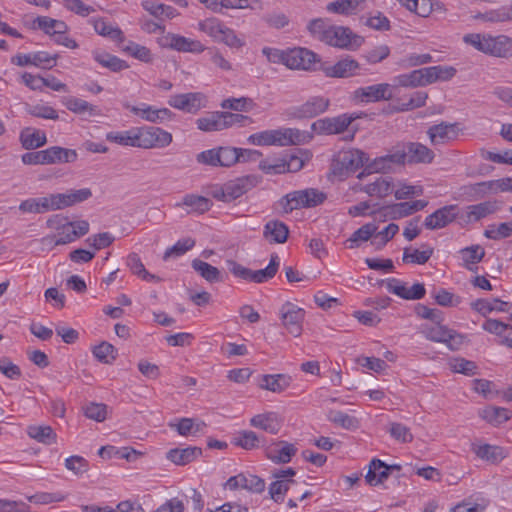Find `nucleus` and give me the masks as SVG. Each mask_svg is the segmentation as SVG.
<instances>
[{
  "instance_id": "obj_58",
  "label": "nucleus",
  "mask_w": 512,
  "mask_h": 512,
  "mask_svg": "<svg viewBox=\"0 0 512 512\" xmlns=\"http://www.w3.org/2000/svg\"><path fill=\"white\" fill-rule=\"evenodd\" d=\"M233 443L243 449L252 450L259 446V438L254 431H239L233 438Z\"/></svg>"
},
{
  "instance_id": "obj_39",
  "label": "nucleus",
  "mask_w": 512,
  "mask_h": 512,
  "mask_svg": "<svg viewBox=\"0 0 512 512\" xmlns=\"http://www.w3.org/2000/svg\"><path fill=\"white\" fill-rule=\"evenodd\" d=\"M34 23L40 30L52 38L57 33L68 31V26L64 21L53 19L48 16H39L35 19Z\"/></svg>"
},
{
  "instance_id": "obj_41",
  "label": "nucleus",
  "mask_w": 512,
  "mask_h": 512,
  "mask_svg": "<svg viewBox=\"0 0 512 512\" xmlns=\"http://www.w3.org/2000/svg\"><path fill=\"white\" fill-rule=\"evenodd\" d=\"M27 435L45 445L55 443L57 438L52 427L48 425H30L27 428Z\"/></svg>"
},
{
  "instance_id": "obj_33",
  "label": "nucleus",
  "mask_w": 512,
  "mask_h": 512,
  "mask_svg": "<svg viewBox=\"0 0 512 512\" xmlns=\"http://www.w3.org/2000/svg\"><path fill=\"white\" fill-rule=\"evenodd\" d=\"M351 35L350 29L332 25L324 43L338 48H347L351 44Z\"/></svg>"
},
{
  "instance_id": "obj_15",
  "label": "nucleus",
  "mask_w": 512,
  "mask_h": 512,
  "mask_svg": "<svg viewBox=\"0 0 512 512\" xmlns=\"http://www.w3.org/2000/svg\"><path fill=\"white\" fill-rule=\"evenodd\" d=\"M360 64L350 58L346 57L334 64H323L321 71L327 77L332 78H348L359 74Z\"/></svg>"
},
{
  "instance_id": "obj_49",
  "label": "nucleus",
  "mask_w": 512,
  "mask_h": 512,
  "mask_svg": "<svg viewBox=\"0 0 512 512\" xmlns=\"http://www.w3.org/2000/svg\"><path fill=\"white\" fill-rule=\"evenodd\" d=\"M365 1L366 0H335L327 4L326 10L330 13L348 15L354 13Z\"/></svg>"
},
{
  "instance_id": "obj_56",
  "label": "nucleus",
  "mask_w": 512,
  "mask_h": 512,
  "mask_svg": "<svg viewBox=\"0 0 512 512\" xmlns=\"http://www.w3.org/2000/svg\"><path fill=\"white\" fill-rule=\"evenodd\" d=\"M475 18L489 23H502L511 19V11L509 8L500 7L484 13H478Z\"/></svg>"
},
{
  "instance_id": "obj_24",
  "label": "nucleus",
  "mask_w": 512,
  "mask_h": 512,
  "mask_svg": "<svg viewBox=\"0 0 512 512\" xmlns=\"http://www.w3.org/2000/svg\"><path fill=\"white\" fill-rule=\"evenodd\" d=\"M500 209V202L497 200H488L475 205H470L466 209V222H477L488 215L497 212Z\"/></svg>"
},
{
  "instance_id": "obj_22",
  "label": "nucleus",
  "mask_w": 512,
  "mask_h": 512,
  "mask_svg": "<svg viewBox=\"0 0 512 512\" xmlns=\"http://www.w3.org/2000/svg\"><path fill=\"white\" fill-rule=\"evenodd\" d=\"M391 469H400L398 465H387L380 459H372L365 475V480L370 486L382 484L388 477Z\"/></svg>"
},
{
  "instance_id": "obj_42",
  "label": "nucleus",
  "mask_w": 512,
  "mask_h": 512,
  "mask_svg": "<svg viewBox=\"0 0 512 512\" xmlns=\"http://www.w3.org/2000/svg\"><path fill=\"white\" fill-rule=\"evenodd\" d=\"M196 126L203 132H215L224 130L222 112L215 111L207 113L206 115L196 120Z\"/></svg>"
},
{
  "instance_id": "obj_26",
  "label": "nucleus",
  "mask_w": 512,
  "mask_h": 512,
  "mask_svg": "<svg viewBox=\"0 0 512 512\" xmlns=\"http://www.w3.org/2000/svg\"><path fill=\"white\" fill-rule=\"evenodd\" d=\"M147 149H161L169 146L173 137L172 134L160 127L145 126Z\"/></svg>"
},
{
  "instance_id": "obj_2",
  "label": "nucleus",
  "mask_w": 512,
  "mask_h": 512,
  "mask_svg": "<svg viewBox=\"0 0 512 512\" xmlns=\"http://www.w3.org/2000/svg\"><path fill=\"white\" fill-rule=\"evenodd\" d=\"M463 41L476 50L493 57H512V38L504 34L493 36L488 33H470L464 35Z\"/></svg>"
},
{
  "instance_id": "obj_35",
  "label": "nucleus",
  "mask_w": 512,
  "mask_h": 512,
  "mask_svg": "<svg viewBox=\"0 0 512 512\" xmlns=\"http://www.w3.org/2000/svg\"><path fill=\"white\" fill-rule=\"evenodd\" d=\"M20 142L25 149L32 150L44 146L47 137L41 130L26 128L20 133Z\"/></svg>"
},
{
  "instance_id": "obj_12",
  "label": "nucleus",
  "mask_w": 512,
  "mask_h": 512,
  "mask_svg": "<svg viewBox=\"0 0 512 512\" xmlns=\"http://www.w3.org/2000/svg\"><path fill=\"white\" fill-rule=\"evenodd\" d=\"M354 95L362 103L387 101L393 98V87L388 83L374 84L356 89Z\"/></svg>"
},
{
  "instance_id": "obj_46",
  "label": "nucleus",
  "mask_w": 512,
  "mask_h": 512,
  "mask_svg": "<svg viewBox=\"0 0 512 512\" xmlns=\"http://www.w3.org/2000/svg\"><path fill=\"white\" fill-rule=\"evenodd\" d=\"M479 416L496 426L506 422L510 418V412L502 407L488 406L479 411Z\"/></svg>"
},
{
  "instance_id": "obj_62",
  "label": "nucleus",
  "mask_w": 512,
  "mask_h": 512,
  "mask_svg": "<svg viewBox=\"0 0 512 512\" xmlns=\"http://www.w3.org/2000/svg\"><path fill=\"white\" fill-rule=\"evenodd\" d=\"M94 357L102 363H111L116 359L117 351L115 347L108 343L102 342L93 348Z\"/></svg>"
},
{
  "instance_id": "obj_18",
  "label": "nucleus",
  "mask_w": 512,
  "mask_h": 512,
  "mask_svg": "<svg viewBox=\"0 0 512 512\" xmlns=\"http://www.w3.org/2000/svg\"><path fill=\"white\" fill-rule=\"evenodd\" d=\"M387 290L405 300H419L426 294L423 284L415 283L411 287H407L404 283L395 278L388 280Z\"/></svg>"
},
{
  "instance_id": "obj_8",
  "label": "nucleus",
  "mask_w": 512,
  "mask_h": 512,
  "mask_svg": "<svg viewBox=\"0 0 512 512\" xmlns=\"http://www.w3.org/2000/svg\"><path fill=\"white\" fill-rule=\"evenodd\" d=\"M122 107L141 120L153 124L166 123L171 121L174 116L173 112L168 108H158L145 102L131 104L128 101H124L122 102Z\"/></svg>"
},
{
  "instance_id": "obj_4",
  "label": "nucleus",
  "mask_w": 512,
  "mask_h": 512,
  "mask_svg": "<svg viewBox=\"0 0 512 512\" xmlns=\"http://www.w3.org/2000/svg\"><path fill=\"white\" fill-rule=\"evenodd\" d=\"M48 228L55 231L53 234L60 245L74 242L86 235L89 231V223L85 220L68 221L67 218L55 215L46 222Z\"/></svg>"
},
{
  "instance_id": "obj_28",
  "label": "nucleus",
  "mask_w": 512,
  "mask_h": 512,
  "mask_svg": "<svg viewBox=\"0 0 512 512\" xmlns=\"http://www.w3.org/2000/svg\"><path fill=\"white\" fill-rule=\"evenodd\" d=\"M47 165L73 163L78 159L75 149L51 146L45 149Z\"/></svg>"
},
{
  "instance_id": "obj_36",
  "label": "nucleus",
  "mask_w": 512,
  "mask_h": 512,
  "mask_svg": "<svg viewBox=\"0 0 512 512\" xmlns=\"http://www.w3.org/2000/svg\"><path fill=\"white\" fill-rule=\"evenodd\" d=\"M296 449L292 444L280 442L267 449V457L275 463H288L295 454Z\"/></svg>"
},
{
  "instance_id": "obj_5",
  "label": "nucleus",
  "mask_w": 512,
  "mask_h": 512,
  "mask_svg": "<svg viewBox=\"0 0 512 512\" xmlns=\"http://www.w3.org/2000/svg\"><path fill=\"white\" fill-rule=\"evenodd\" d=\"M326 196L323 192L307 188L287 193L279 200V206L285 213L301 208L315 207L324 202Z\"/></svg>"
},
{
  "instance_id": "obj_34",
  "label": "nucleus",
  "mask_w": 512,
  "mask_h": 512,
  "mask_svg": "<svg viewBox=\"0 0 512 512\" xmlns=\"http://www.w3.org/2000/svg\"><path fill=\"white\" fill-rule=\"evenodd\" d=\"M378 227L375 223H366L356 231L345 241V247L348 249H354L360 246L362 242H366L373 237Z\"/></svg>"
},
{
  "instance_id": "obj_27",
  "label": "nucleus",
  "mask_w": 512,
  "mask_h": 512,
  "mask_svg": "<svg viewBox=\"0 0 512 512\" xmlns=\"http://www.w3.org/2000/svg\"><path fill=\"white\" fill-rule=\"evenodd\" d=\"M143 9L158 20H171L180 15L173 6L154 0H145L141 3Z\"/></svg>"
},
{
  "instance_id": "obj_11",
  "label": "nucleus",
  "mask_w": 512,
  "mask_h": 512,
  "mask_svg": "<svg viewBox=\"0 0 512 512\" xmlns=\"http://www.w3.org/2000/svg\"><path fill=\"white\" fill-rule=\"evenodd\" d=\"M285 55V66L289 69L312 70L319 61L317 54L306 48L289 49Z\"/></svg>"
},
{
  "instance_id": "obj_37",
  "label": "nucleus",
  "mask_w": 512,
  "mask_h": 512,
  "mask_svg": "<svg viewBox=\"0 0 512 512\" xmlns=\"http://www.w3.org/2000/svg\"><path fill=\"white\" fill-rule=\"evenodd\" d=\"M206 49V46L198 39L188 38L180 34H175L173 50L177 52L200 54Z\"/></svg>"
},
{
  "instance_id": "obj_38",
  "label": "nucleus",
  "mask_w": 512,
  "mask_h": 512,
  "mask_svg": "<svg viewBox=\"0 0 512 512\" xmlns=\"http://www.w3.org/2000/svg\"><path fill=\"white\" fill-rule=\"evenodd\" d=\"M220 31L221 32L218 34L215 40L216 43L224 44L231 49H241L245 46V39L238 35L234 29L228 27L225 23L222 25Z\"/></svg>"
},
{
  "instance_id": "obj_32",
  "label": "nucleus",
  "mask_w": 512,
  "mask_h": 512,
  "mask_svg": "<svg viewBox=\"0 0 512 512\" xmlns=\"http://www.w3.org/2000/svg\"><path fill=\"white\" fill-rule=\"evenodd\" d=\"M201 454L202 450L199 447L175 448L168 452L167 458L176 465H186L197 459Z\"/></svg>"
},
{
  "instance_id": "obj_7",
  "label": "nucleus",
  "mask_w": 512,
  "mask_h": 512,
  "mask_svg": "<svg viewBox=\"0 0 512 512\" xmlns=\"http://www.w3.org/2000/svg\"><path fill=\"white\" fill-rule=\"evenodd\" d=\"M421 333L427 340L443 343L452 351L459 350L466 338L465 335L442 325V323L424 324Z\"/></svg>"
},
{
  "instance_id": "obj_47",
  "label": "nucleus",
  "mask_w": 512,
  "mask_h": 512,
  "mask_svg": "<svg viewBox=\"0 0 512 512\" xmlns=\"http://www.w3.org/2000/svg\"><path fill=\"white\" fill-rule=\"evenodd\" d=\"M463 266L473 271V266L482 261L485 250L480 245H472L460 250Z\"/></svg>"
},
{
  "instance_id": "obj_57",
  "label": "nucleus",
  "mask_w": 512,
  "mask_h": 512,
  "mask_svg": "<svg viewBox=\"0 0 512 512\" xmlns=\"http://www.w3.org/2000/svg\"><path fill=\"white\" fill-rule=\"evenodd\" d=\"M484 236L492 240H501L512 236V221L489 225L484 231Z\"/></svg>"
},
{
  "instance_id": "obj_51",
  "label": "nucleus",
  "mask_w": 512,
  "mask_h": 512,
  "mask_svg": "<svg viewBox=\"0 0 512 512\" xmlns=\"http://www.w3.org/2000/svg\"><path fill=\"white\" fill-rule=\"evenodd\" d=\"M428 94L424 91H416L412 93L407 99L401 98L398 100V111H410L416 108L423 107L426 104Z\"/></svg>"
},
{
  "instance_id": "obj_13",
  "label": "nucleus",
  "mask_w": 512,
  "mask_h": 512,
  "mask_svg": "<svg viewBox=\"0 0 512 512\" xmlns=\"http://www.w3.org/2000/svg\"><path fill=\"white\" fill-rule=\"evenodd\" d=\"M355 117L348 114H341L336 117H326L315 121L312 130L318 134H340L352 123Z\"/></svg>"
},
{
  "instance_id": "obj_14",
  "label": "nucleus",
  "mask_w": 512,
  "mask_h": 512,
  "mask_svg": "<svg viewBox=\"0 0 512 512\" xmlns=\"http://www.w3.org/2000/svg\"><path fill=\"white\" fill-rule=\"evenodd\" d=\"M330 105L328 98L323 96L310 97L303 104L293 107L290 115L296 119L313 118L324 113Z\"/></svg>"
},
{
  "instance_id": "obj_43",
  "label": "nucleus",
  "mask_w": 512,
  "mask_h": 512,
  "mask_svg": "<svg viewBox=\"0 0 512 512\" xmlns=\"http://www.w3.org/2000/svg\"><path fill=\"white\" fill-rule=\"evenodd\" d=\"M280 265V259L277 254H272L268 266L260 270H251L249 281L254 283H263L273 278Z\"/></svg>"
},
{
  "instance_id": "obj_19",
  "label": "nucleus",
  "mask_w": 512,
  "mask_h": 512,
  "mask_svg": "<svg viewBox=\"0 0 512 512\" xmlns=\"http://www.w3.org/2000/svg\"><path fill=\"white\" fill-rule=\"evenodd\" d=\"M406 154V162L410 164H430L435 157L434 152L426 145L419 142L403 144Z\"/></svg>"
},
{
  "instance_id": "obj_30",
  "label": "nucleus",
  "mask_w": 512,
  "mask_h": 512,
  "mask_svg": "<svg viewBox=\"0 0 512 512\" xmlns=\"http://www.w3.org/2000/svg\"><path fill=\"white\" fill-rule=\"evenodd\" d=\"M289 235V229L281 221L271 220L264 226L263 236L270 243L282 244L286 242Z\"/></svg>"
},
{
  "instance_id": "obj_44",
  "label": "nucleus",
  "mask_w": 512,
  "mask_h": 512,
  "mask_svg": "<svg viewBox=\"0 0 512 512\" xmlns=\"http://www.w3.org/2000/svg\"><path fill=\"white\" fill-rule=\"evenodd\" d=\"M93 27L96 33L101 36L109 37L118 43L125 42V35L118 26L107 23L104 19H96L93 21Z\"/></svg>"
},
{
  "instance_id": "obj_45",
  "label": "nucleus",
  "mask_w": 512,
  "mask_h": 512,
  "mask_svg": "<svg viewBox=\"0 0 512 512\" xmlns=\"http://www.w3.org/2000/svg\"><path fill=\"white\" fill-rule=\"evenodd\" d=\"M433 254V249L424 245L423 249H412L410 247H406L403 250L402 261L404 263H413L423 265L431 258Z\"/></svg>"
},
{
  "instance_id": "obj_48",
  "label": "nucleus",
  "mask_w": 512,
  "mask_h": 512,
  "mask_svg": "<svg viewBox=\"0 0 512 512\" xmlns=\"http://www.w3.org/2000/svg\"><path fill=\"white\" fill-rule=\"evenodd\" d=\"M121 44L122 51L132 56L133 58L144 63H151L153 61V55L150 49L146 46L140 45L133 41H128L127 43L124 42Z\"/></svg>"
},
{
  "instance_id": "obj_6",
  "label": "nucleus",
  "mask_w": 512,
  "mask_h": 512,
  "mask_svg": "<svg viewBox=\"0 0 512 512\" xmlns=\"http://www.w3.org/2000/svg\"><path fill=\"white\" fill-rule=\"evenodd\" d=\"M368 161L366 154L359 149L338 152L331 165L332 173L343 179L359 170Z\"/></svg>"
},
{
  "instance_id": "obj_3",
  "label": "nucleus",
  "mask_w": 512,
  "mask_h": 512,
  "mask_svg": "<svg viewBox=\"0 0 512 512\" xmlns=\"http://www.w3.org/2000/svg\"><path fill=\"white\" fill-rule=\"evenodd\" d=\"M311 156L308 150L299 149L283 156L266 157L259 162L258 168L267 175L294 173L300 171Z\"/></svg>"
},
{
  "instance_id": "obj_50",
  "label": "nucleus",
  "mask_w": 512,
  "mask_h": 512,
  "mask_svg": "<svg viewBox=\"0 0 512 512\" xmlns=\"http://www.w3.org/2000/svg\"><path fill=\"white\" fill-rule=\"evenodd\" d=\"M191 265L192 268L206 281L210 283L220 281V271L217 267H214L200 259H194Z\"/></svg>"
},
{
  "instance_id": "obj_59",
  "label": "nucleus",
  "mask_w": 512,
  "mask_h": 512,
  "mask_svg": "<svg viewBox=\"0 0 512 512\" xmlns=\"http://www.w3.org/2000/svg\"><path fill=\"white\" fill-rule=\"evenodd\" d=\"M399 231V226L395 223H390L383 230L375 232L371 244L377 249L383 248Z\"/></svg>"
},
{
  "instance_id": "obj_40",
  "label": "nucleus",
  "mask_w": 512,
  "mask_h": 512,
  "mask_svg": "<svg viewBox=\"0 0 512 512\" xmlns=\"http://www.w3.org/2000/svg\"><path fill=\"white\" fill-rule=\"evenodd\" d=\"M60 208L72 206L77 203L86 201L92 196V191L89 188H81L78 190H69L65 193H57Z\"/></svg>"
},
{
  "instance_id": "obj_21",
  "label": "nucleus",
  "mask_w": 512,
  "mask_h": 512,
  "mask_svg": "<svg viewBox=\"0 0 512 512\" xmlns=\"http://www.w3.org/2000/svg\"><path fill=\"white\" fill-rule=\"evenodd\" d=\"M212 202L210 199L201 196L196 195L193 193L186 194L183 196L181 201L176 202L174 204V207L180 208V207H186L187 214H204L205 212L209 211L212 207Z\"/></svg>"
},
{
  "instance_id": "obj_25",
  "label": "nucleus",
  "mask_w": 512,
  "mask_h": 512,
  "mask_svg": "<svg viewBox=\"0 0 512 512\" xmlns=\"http://www.w3.org/2000/svg\"><path fill=\"white\" fill-rule=\"evenodd\" d=\"M291 382L292 378L286 374H266L260 377L258 385L261 389L281 393L290 386Z\"/></svg>"
},
{
  "instance_id": "obj_1",
  "label": "nucleus",
  "mask_w": 512,
  "mask_h": 512,
  "mask_svg": "<svg viewBox=\"0 0 512 512\" xmlns=\"http://www.w3.org/2000/svg\"><path fill=\"white\" fill-rule=\"evenodd\" d=\"M311 136L297 128L280 127L251 134L248 142L256 146H291L307 143Z\"/></svg>"
},
{
  "instance_id": "obj_9",
  "label": "nucleus",
  "mask_w": 512,
  "mask_h": 512,
  "mask_svg": "<svg viewBox=\"0 0 512 512\" xmlns=\"http://www.w3.org/2000/svg\"><path fill=\"white\" fill-rule=\"evenodd\" d=\"M279 315L288 332L295 337L300 336L305 311L291 302H286L281 306Z\"/></svg>"
},
{
  "instance_id": "obj_17",
  "label": "nucleus",
  "mask_w": 512,
  "mask_h": 512,
  "mask_svg": "<svg viewBox=\"0 0 512 512\" xmlns=\"http://www.w3.org/2000/svg\"><path fill=\"white\" fill-rule=\"evenodd\" d=\"M225 487L229 490L245 489L252 493H261L265 489V482L256 475L240 473L230 477Z\"/></svg>"
},
{
  "instance_id": "obj_31",
  "label": "nucleus",
  "mask_w": 512,
  "mask_h": 512,
  "mask_svg": "<svg viewBox=\"0 0 512 512\" xmlns=\"http://www.w3.org/2000/svg\"><path fill=\"white\" fill-rule=\"evenodd\" d=\"M472 451L482 460L490 463H498L507 455L502 447L490 444H472Z\"/></svg>"
},
{
  "instance_id": "obj_52",
  "label": "nucleus",
  "mask_w": 512,
  "mask_h": 512,
  "mask_svg": "<svg viewBox=\"0 0 512 512\" xmlns=\"http://www.w3.org/2000/svg\"><path fill=\"white\" fill-rule=\"evenodd\" d=\"M68 110L77 114L87 113L90 116H96L100 114L97 106L76 97H71L65 103Z\"/></svg>"
},
{
  "instance_id": "obj_16",
  "label": "nucleus",
  "mask_w": 512,
  "mask_h": 512,
  "mask_svg": "<svg viewBox=\"0 0 512 512\" xmlns=\"http://www.w3.org/2000/svg\"><path fill=\"white\" fill-rule=\"evenodd\" d=\"M458 215L457 205H447L437 209L425 218L424 226L429 230H437L452 223Z\"/></svg>"
},
{
  "instance_id": "obj_53",
  "label": "nucleus",
  "mask_w": 512,
  "mask_h": 512,
  "mask_svg": "<svg viewBox=\"0 0 512 512\" xmlns=\"http://www.w3.org/2000/svg\"><path fill=\"white\" fill-rule=\"evenodd\" d=\"M224 22L217 17H207L198 21L197 30L204 33L215 42Z\"/></svg>"
},
{
  "instance_id": "obj_20",
  "label": "nucleus",
  "mask_w": 512,
  "mask_h": 512,
  "mask_svg": "<svg viewBox=\"0 0 512 512\" xmlns=\"http://www.w3.org/2000/svg\"><path fill=\"white\" fill-rule=\"evenodd\" d=\"M283 424L282 417L274 411L254 415L250 419V425L270 434H277Z\"/></svg>"
},
{
  "instance_id": "obj_60",
  "label": "nucleus",
  "mask_w": 512,
  "mask_h": 512,
  "mask_svg": "<svg viewBox=\"0 0 512 512\" xmlns=\"http://www.w3.org/2000/svg\"><path fill=\"white\" fill-rule=\"evenodd\" d=\"M170 426L175 428L180 435L187 436L196 435L197 433L202 432L205 424L203 422L195 423L190 418H182L178 421V423L171 424Z\"/></svg>"
},
{
  "instance_id": "obj_29",
  "label": "nucleus",
  "mask_w": 512,
  "mask_h": 512,
  "mask_svg": "<svg viewBox=\"0 0 512 512\" xmlns=\"http://www.w3.org/2000/svg\"><path fill=\"white\" fill-rule=\"evenodd\" d=\"M361 191L369 196L383 198L393 192V181L391 177L378 176L374 181L367 183Z\"/></svg>"
},
{
  "instance_id": "obj_54",
  "label": "nucleus",
  "mask_w": 512,
  "mask_h": 512,
  "mask_svg": "<svg viewBox=\"0 0 512 512\" xmlns=\"http://www.w3.org/2000/svg\"><path fill=\"white\" fill-rule=\"evenodd\" d=\"M332 27V24L328 19L324 18H316L311 20L308 25L307 29L310 32V34L317 40L321 42H325L327 39V33L330 31V28Z\"/></svg>"
},
{
  "instance_id": "obj_55",
  "label": "nucleus",
  "mask_w": 512,
  "mask_h": 512,
  "mask_svg": "<svg viewBox=\"0 0 512 512\" xmlns=\"http://www.w3.org/2000/svg\"><path fill=\"white\" fill-rule=\"evenodd\" d=\"M127 266L129 267L133 274L137 275L138 277L145 281L151 282L157 279L155 275L149 273L145 269L140 257L136 253L128 255Z\"/></svg>"
},
{
  "instance_id": "obj_61",
  "label": "nucleus",
  "mask_w": 512,
  "mask_h": 512,
  "mask_svg": "<svg viewBox=\"0 0 512 512\" xmlns=\"http://www.w3.org/2000/svg\"><path fill=\"white\" fill-rule=\"evenodd\" d=\"M94 58L100 65L113 72H119L129 67L124 60L111 54H97Z\"/></svg>"
},
{
  "instance_id": "obj_23",
  "label": "nucleus",
  "mask_w": 512,
  "mask_h": 512,
  "mask_svg": "<svg viewBox=\"0 0 512 512\" xmlns=\"http://www.w3.org/2000/svg\"><path fill=\"white\" fill-rule=\"evenodd\" d=\"M427 134L433 145L445 144L457 138L458 128L456 124L442 122L431 126Z\"/></svg>"
},
{
  "instance_id": "obj_64",
  "label": "nucleus",
  "mask_w": 512,
  "mask_h": 512,
  "mask_svg": "<svg viewBox=\"0 0 512 512\" xmlns=\"http://www.w3.org/2000/svg\"><path fill=\"white\" fill-rule=\"evenodd\" d=\"M195 245V240L192 238H184L178 240L173 246L166 249L163 259L167 260L171 257H179L192 249Z\"/></svg>"
},
{
  "instance_id": "obj_10",
  "label": "nucleus",
  "mask_w": 512,
  "mask_h": 512,
  "mask_svg": "<svg viewBox=\"0 0 512 512\" xmlns=\"http://www.w3.org/2000/svg\"><path fill=\"white\" fill-rule=\"evenodd\" d=\"M206 102V97L199 92L172 95L168 100L171 107L191 114L206 107Z\"/></svg>"
},
{
  "instance_id": "obj_63",
  "label": "nucleus",
  "mask_w": 512,
  "mask_h": 512,
  "mask_svg": "<svg viewBox=\"0 0 512 512\" xmlns=\"http://www.w3.org/2000/svg\"><path fill=\"white\" fill-rule=\"evenodd\" d=\"M59 55L47 51L32 52L33 66L42 69H52L57 64Z\"/></svg>"
}]
</instances>
